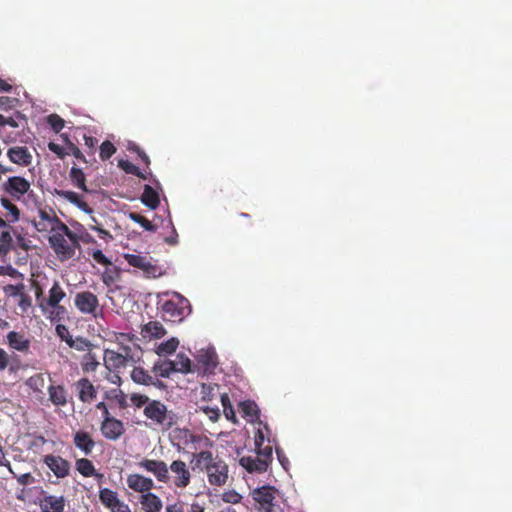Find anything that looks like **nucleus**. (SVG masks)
Returning a JSON list of instances; mask_svg holds the SVG:
<instances>
[{
	"label": "nucleus",
	"instance_id": "34",
	"mask_svg": "<svg viewBox=\"0 0 512 512\" xmlns=\"http://www.w3.org/2000/svg\"><path fill=\"white\" fill-rule=\"evenodd\" d=\"M120 354L125 356V358L131 363L135 364L140 360L142 350L141 347L134 343L133 346L130 345H123L120 346Z\"/></svg>",
	"mask_w": 512,
	"mask_h": 512
},
{
	"label": "nucleus",
	"instance_id": "12",
	"mask_svg": "<svg viewBox=\"0 0 512 512\" xmlns=\"http://www.w3.org/2000/svg\"><path fill=\"white\" fill-rule=\"evenodd\" d=\"M100 431L106 439L116 441L125 433V427L121 420L107 416L101 423Z\"/></svg>",
	"mask_w": 512,
	"mask_h": 512
},
{
	"label": "nucleus",
	"instance_id": "60",
	"mask_svg": "<svg viewBox=\"0 0 512 512\" xmlns=\"http://www.w3.org/2000/svg\"><path fill=\"white\" fill-rule=\"evenodd\" d=\"M129 150L135 152L147 167L150 165L148 155L139 146L133 145L129 147Z\"/></svg>",
	"mask_w": 512,
	"mask_h": 512
},
{
	"label": "nucleus",
	"instance_id": "50",
	"mask_svg": "<svg viewBox=\"0 0 512 512\" xmlns=\"http://www.w3.org/2000/svg\"><path fill=\"white\" fill-rule=\"evenodd\" d=\"M130 401L135 407L141 408L147 406L152 400L146 395L134 393L131 395Z\"/></svg>",
	"mask_w": 512,
	"mask_h": 512
},
{
	"label": "nucleus",
	"instance_id": "46",
	"mask_svg": "<svg viewBox=\"0 0 512 512\" xmlns=\"http://www.w3.org/2000/svg\"><path fill=\"white\" fill-rule=\"evenodd\" d=\"M47 123L52 130L59 133L65 126V121L58 114H51L47 117Z\"/></svg>",
	"mask_w": 512,
	"mask_h": 512
},
{
	"label": "nucleus",
	"instance_id": "16",
	"mask_svg": "<svg viewBox=\"0 0 512 512\" xmlns=\"http://www.w3.org/2000/svg\"><path fill=\"white\" fill-rule=\"evenodd\" d=\"M126 483L131 490L141 493V495L151 492L155 487V483L152 478L138 473L129 474L126 478Z\"/></svg>",
	"mask_w": 512,
	"mask_h": 512
},
{
	"label": "nucleus",
	"instance_id": "40",
	"mask_svg": "<svg viewBox=\"0 0 512 512\" xmlns=\"http://www.w3.org/2000/svg\"><path fill=\"white\" fill-rule=\"evenodd\" d=\"M219 390V386L217 384H205L201 385V399L204 401H211L216 396V393Z\"/></svg>",
	"mask_w": 512,
	"mask_h": 512
},
{
	"label": "nucleus",
	"instance_id": "18",
	"mask_svg": "<svg viewBox=\"0 0 512 512\" xmlns=\"http://www.w3.org/2000/svg\"><path fill=\"white\" fill-rule=\"evenodd\" d=\"M39 506L41 512H64L66 499L63 495H43Z\"/></svg>",
	"mask_w": 512,
	"mask_h": 512
},
{
	"label": "nucleus",
	"instance_id": "23",
	"mask_svg": "<svg viewBox=\"0 0 512 512\" xmlns=\"http://www.w3.org/2000/svg\"><path fill=\"white\" fill-rule=\"evenodd\" d=\"M139 503L144 512H161L163 508L161 498L153 492L142 494Z\"/></svg>",
	"mask_w": 512,
	"mask_h": 512
},
{
	"label": "nucleus",
	"instance_id": "36",
	"mask_svg": "<svg viewBox=\"0 0 512 512\" xmlns=\"http://www.w3.org/2000/svg\"><path fill=\"white\" fill-rule=\"evenodd\" d=\"M153 372L162 378H168L174 373L175 367L173 366L172 360H158L152 367Z\"/></svg>",
	"mask_w": 512,
	"mask_h": 512
},
{
	"label": "nucleus",
	"instance_id": "49",
	"mask_svg": "<svg viewBox=\"0 0 512 512\" xmlns=\"http://www.w3.org/2000/svg\"><path fill=\"white\" fill-rule=\"evenodd\" d=\"M89 254L92 256L93 260L98 264H101L106 267L112 266L111 260L108 257H106L101 250H93L89 252Z\"/></svg>",
	"mask_w": 512,
	"mask_h": 512
},
{
	"label": "nucleus",
	"instance_id": "4",
	"mask_svg": "<svg viewBox=\"0 0 512 512\" xmlns=\"http://www.w3.org/2000/svg\"><path fill=\"white\" fill-rule=\"evenodd\" d=\"M159 311L164 321L180 322L190 313V304L186 298L174 293L170 299L161 303Z\"/></svg>",
	"mask_w": 512,
	"mask_h": 512
},
{
	"label": "nucleus",
	"instance_id": "56",
	"mask_svg": "<svg viewBox=\"0 0 512 512\" xmlns=\"http://www.w3.org/2000/svg\"><path fill=\"white\" fill-rule=\"evenodd\" d=\"M11 474L13 475V477H15L17 479L18 484H20L22 486L29 485V484L33 483L35 480L31 473H24V474L17 476L15 474V472L13 471V473H11Z\"/></svg>",
	"mask_w": 512,
	"mask_h": 512
},
{
	"label": "nucleus",
	"instance_id": "39",
	"mask_svg": "<svg viewBox=\"0 0 512 512\" xmlns=\"http://www.w3.org/2000/svg\"><path fill=\"white\" fill-rule=\"evenodd\" d=\"M128 217L135 223H138L143 227L144 230L154 232L156 231V226L153 225L146 217L142 216L136 212H130Z\"/></svg>",
	"mask_w": 512,
	"mask_h": 512
},
{
	"label": "nucleus",
	"instance_id": "13",
	"mask_svg": "<svg viewBox=\"0 0 512 512\" xmlns=\"http://www.w3.org/2000/svg\"><path fill=\"white\" fill-rule=\"evenodd\" d=\"M60 222H63L53 211V209H39L38 219L32 221L33 226L39 232H51V228L60 226Z\"/></svg>",
	"mask_w": 512,
	"mask_h": 512
},
{
	"label": "nucleus",
	"instance_id": "42",
	"mask_svg": "<svg viewBox=\"0 0 512 512\" xmlns=\"http://www.w3.org/2000/svg\"><path fill=\"white\" fill-rule=\"evenodd\" d=\"M108 266L106 270L101 275V280L106 286H111L117 278H119L120 272L117 267L109 268Z\"/></svg>",
	"mask_w": 512,
	"mask_h": 512
},
{
	"label": "nucleus",
	"instance_id": "10",
	"mask_svg": "<svg viewBox=\"0 0 512 512\" xmlns=\"http://www.w3.org/2000/svg\"><path fill=\"white\" fill-rule=\"evenodd\" d=\"M30 182L21 176H11L1 185V190L11 196L14 200L21 198L30 190Z\"/></svg>",
	"mask_w": 512,
	"mask_h": 512
},
{
	"label": "nucleus",
	"instance_id": "32",
	"mask_svg": "<svg viewBox=\"0 0 512 512\" xmlns=\"http://www.w3.org/2000/svg\"><path fill=\"white\" fill-rule=\"evenodd\" d=\"M49 399L56 406H64L67 403L66 391L61 385H51L48 388Z\"/></svg>",
	"mask_w": 512,
	"mask_h": 512
},
{
	"label": "nucleus",
	"instance_id": "20",
	"mask_svg": "<svg viewBox=\"0 0 512 512\" xmlns=\"http://www.w3.org/2000/svg\"><path fill=\"white\" fill-rule=\"evenodd\" d=\"M7 157L12 163L19 166H28L32 162V155L25 146H14L8 149Z\"/></svg>",
	"mask_w": 512,
	"mask_h": 512
},
{
	"label": "nucleus",
	"instance_id": "26",
	"mask_svg": "<svg viewBox=\"0 0 512 512\" xmlns=\"http://www.w3.org/2000/svg\"><path fill=\"white\" fill-rule=\"evenodd\" d=\"M7 343L12 349L19 352L27 353L30 348L29 339L16 331H11L7 334Z\"/></svg>",
	"mask_w": 512,
	"mask_h": 512
},
{
	"label": "nucleus",
	"instance_id": "58",
	"mask_svg": "<svg viewBox=\"0 0 512 512\" xmlns=\"http://www.w3.org/2000/svg\"><path fill=\"white\" fill-rule=\"evenodd\" d=\"M164 512H185V503L180 500L169 503L166 505Z\"/></svg>",
	"mask_w": 512,
	"mask_h": 512
},
{
	"label": "nucleus",
	"instance_id": "53",
	"mask_svg": "<svg viewBox=\"0 0 512 512\" xmlns=\"http://www.w3.org/2000/svg\"><path fill=\"white\" fill-rule=\"evenodd\" d=\"M242 496L236 491H226L222 494V500L225 503L237 504L241 501Z\"/></svg>",
	"mask_w": 512,
	"mask_h": 512
},
{
	"label": "nucleus",
	"instance_id": "19",
	"mask_svg": "<svg viewBox=\"0 0 512 512\" xmlns=\"http://www.w3.org/2000/svg\"><path fill=\"white\" fill-rule=\"evenodd\" d=\"M239 464L249 473H263L268 469V464L264 459L258 457V455L242 456L239 459Z\"/></svg>",
	"mask_w": 512,
	"mask_h": 512
},
{
	"label": "nucleus",
	"instance_id": "7",
	"mask_svg": "<svg viewBox=\"0 0 512 512\" xmlns=\"http://www.w3.org/2000/svg\"><path fill=\"white\" fill-rule=\"evenodd\" d=\"M74 305L81 314L89 315L94 319L103 317V308L97 295L89 290L77 292Z\"/></svg>",
	"mask_w": 512,
	"mask_h": 512
},
{
	"label": "nucleus",
	"instance_id": "1",
	"mask_svg": "<svg viewBox=\"0 0 512 512\" xmlns=\"http://www.w3.org/2000/svg\"><path fill=\"white\" fill-rule=\"evenodd\" d=\"M137 466L154 475L158 482L175 489H186L193 479L188 464L181 459L173 460L170 465H167L163 460L143 458Z\"/></svg>",
	"mask_w": 512,
	"mask_h": 512
},
{
	"label": "nucleus",
	"instance_id": "44",
	"mask_svg": "<svg viewBox=\"0 0 512 512\" xmlns=\"http://www.w3.org/2000/svg\"><path fill=\"white\" fill-rule=\"evenodd\" d=\"M99 366V362L96 360L95 356L91 353H88L84 356L82 362V369L84 372H93Z\"/></svg>",
	"mask_w": 512,
	"mask_h": 512
},
{
	"label": "nucleus",
	"instance_id": "52",
	"mask_svg": "<svg viewBox=\"0 0 512 512\" xmlns=\"http://www.w3.org/2000/svg\"><path fill=\"white\" fill-rule=\"evenodd\" d=\"M48 149L54 154H56L59 159H64L67 155H69L67 148L62 147L61 145L55 142H49Z\"/></svg>",
	"mask_w": 512,
	"mask_h": 512
},
{
	"label": "nucleus",
	"instance_id": "48",
	"mask_svg": "<svg viewBox=\"0 0 512 512\" xmlns=\"http://www.w3.org/2000/svg\"><path fill=\"white\" fill-rule=\"evenodd\" d=\"M241 410L244 415L252 418L259 416V410L257 405L253 401H244L240 404Z\"/></svg>",
	"mask_w": 512,
	"mask_h": 512
},
{
	"label": "nucleus",
	"instance_id": "28",
	"mask_svg": "<svg viewBox=\"0 0 512 512\" xmlns=\"http://www.w3.org/2000/svg\"><path fill=\"white\" fill-rule=\"evenodd\" d=\"M131 379L136 384L145 385V386H157L161 384L160 381L154 380V378L150 375V373L142 367H134L131 371Z\"/></svg>",
	"mask_w": 512,
	"mask_h": 512
},
{
	"label": "nucleus",
	"instance_id": "30",
	"mask_svg": "<svg viewBox=\"0 0 512 512\" xmlns=\"http://www.w3.org/2000/svg\"><path fill=\"white\" fill-rule=\"evenodd\" d=\"M69 179L71 183L83 192H88L86 185V175L81 168L72 166L69 172Z\"/></svg>",
	"mask_w": 512,
	"mask_h": 512
},
{
	"label": "nucleus",
	"instance_id": "15",
	"mask_svg": "<svg viewBox=\"0 0 512 512\" xmlns=\"http://www.w3.org/2000/svg\"><path fill=\"white\" fill-rule=\"evenodd\" d=\"M196 361L204 373H212L218 365V356L213 347L202 348L197 352Z\"/></svg>",
	"mask_w": 512,
	"mask_h": 512
},
{
	"label": "nucleus",
	"instance_id": "21",
	"mask_svg": "<svg viewBox=\"0 0 512 512\" xmlns=\"http://www.w3.org/2000/svg\"><path fill=\"white\" fill-rule=\"evenodd\" d=\"M255 447L258 457L264 459L265 462L269 465L273 459V449L269 439L265 444L264 434L261 430H258L257 434L255 435Z\"/></svg>",
	"mask_w": 512,
	"mask_h": 512
},
{
	"label": "nucleus",
	"instance_id": "59",
	"mask_svg": "<svg viewBox=\"0 0 512 512\" xmlns=\"http://www.w3.org/2000/svg\"><path fill=\"white\" fill-rule=\"evenodd\" d=\"M24 289V285L22 283L17 285H8L5 287V292L10 296L16 297L22 295Z\"/></svg>",
	"mask_w": 512,
	"mask_h": 512
},
{
	"label": "nucleus",
	"instance_id": "43",
	"mask_svg": "<svg viewBox=\"0 0 512 512\" xmlns=\"http://www.w3.org/2000/svg\"><path fill=\"white\" fill-rule=\"evenodd\" d=\"M12 236L9 231H3L0 234V254H6L12 248Z\"/></svg>",
	"mask_w": 512,
	"mask_h": 512
},
{
	"label": "nucleus",
	"instance_id": "41",
	"mask_svg": "<svg viewBox=\"0 0 512 512\" xmlns=\"http://www.w3.org/2000/svg\"><path fill=\"white\" fill-rule=\"evenodd\" d=\"M118 166L125 171L127 174L135 175L141 179H146L145 174H143L140 169L134 165L133 163L127 161V160H119Z\"/></svg>",
	"mask_w": 512,
	"mask_h": 512
},
{
	"label": "nucleus",
	"instance_id": "6",
	"mask_svg": "<svg viewBox=\"0 0 512 512\" xmlns=\"http://www.w3.org/2000/svg\"><path fill=\"white\" fill-rule=\"evenodd\" d=\"M143 413L152 424L164 429H170L175 423V414L167 409V406L159 400H152L144 407Z\"/></svg>",
	"mask_w": 512,
	"mask_h": 512
},
{
	"label": "nucleus",
	"instance_id": "35",
	"mask_svg": "<svg viewBox=\"0 0 512 512\" xmlns=\"http://www.w3.org/2000/svg\"><path fill=\"white\" fill-rule=\"evenodd\" d=\"M175 367L174 372L187 374L193 371L190 358L184 353H178L176 359L172 361Z\"/></svg>",
	"mask_w": 512,
	"mask_h": 512
},
{
	"label": "nucleus",
	"instance_id": "31",
	"mask_svg": "<svg viewBox=\"0 0 512 512\" xmlns=\"http://www.w3.org/2000/svg\"><path fill=\"white\" fill-rule=\"evenodd\" d=\"M99 500L109 510L121 501L118 497V493L109 488L100 489Z\"/></svg>",
	"mask_w": 512,
	"mask_h": 512
},
{
	"label": "nucleus",
	"instance_id": "47",
	"mask_svg": "<svg viewBox=\"0 0 512 512\" xmlns=\"http://www.w3.org/2000/svg\"><path fill=\"white\" fill-rule=\"evenodd\" d=\"M116 152L114 144L108 140L104 141L100 145V158L102 160H108Z\"/></svg>",
	"mask_w": 512,
	"mask_h": 512
},
{
	"label": "nucleus",
	"instance_id": "64",
	"mask_svg": "<svg viewBox=\"0 0 512 512\" xmlns=\"http://www.w3.org/2000/svg\"><path fill=\"white\" fill-rule=\"evenodd\" d=\"M110 512H131V509L128 504L120 501L115 507L110 509Z\"/></svg>",
	"mask_w": 512,
	"mask_h": 512
},
{
	"label": "nucleus",
	"instance_id": "63",
	"mask_svg": "<svg viewBox=\"0 0 512 512\" xmlns=\"http://www.w3.org/2000/svg\"><path fill=\"white\" fill-rule=\"evenodd\" d=\"M20 296L19 306L25 311L31 306V299L24 292Z\"/></svg>",
	"mask_w": 512,
	"mask_h": 512
},
{
	"label": "nucleus",
	"instance_id": "5",
	"mask_svg": "<svg viewBox=\"0 0 512 512\" xmlns=\"http://www.w3.org/2000/svg\"><path fill=\"white\" fill-rule=\"evenodd\" d=\"M66 297V292L63 290L58 281H55L52 287L49 289V295L47 299H42L39 303V307L44 313L49 312V318L54 320H60L66 313L65 307L60 305V302Z\"/></svg>",
	"mask_w": 512,
	"mask_h": 512
},
{
	"label": "nucleus",
	"instance_id": "3",
	"mask_svg": "<svg viewBox=\"0 0 512 512\" xmlns=\"http://www.w3.org/2000/svg\"><path fill=\"white\" fill-rule=\"evenodd\" d=\"M50 247L60 261H67L74 257L76 250L80 248L79 236L64 223L51 228L48 238Z\"/></svg>",
	"mask_w": 512,
	"mask_h": 512
},
{
	"label": "nucleus",
	"instance_id": "51",
	"mask_svg": "<svg viewBox=\"0 0 512 512\" xmlns=\"http://www.w3.org/2000/svg\"><path fill=\"white\" fill-rule=\"evenodd\" d=\"M70 343L72 344V346H69V347L74 348L78 351H85L91 346V343L89 340H87L84 337H80V336L73 339L72 342H70Z\"/></svg>",
	"mask_w": 512,
	"mask_h": 512
},
{
	"label": "nucleus",
	"instance_id": "11",
	"mask_svg": "<svg viewBox=\"0 0 512 512\" xmlns=\"http://www.w3.org/2000/svg\"><path fill=\"white\" fill-rule=\"evenodd\" d=\"M228 465L220 458L213 465H211L204 473L207 476L208 482L212 486H224L228 480Z\"/></svg>",
	"mask_w": 512,
	"mask_h": 512
},
{
	"label": "nucleus",
	"instance_id": "57",
	"mask_svg": "<svg viewBox=\"0 0 512 512\" xmlns=\"http://www.w3.org/2000/svg\"><path fill=\"white\" fill-rule=\"evenodd\" d=\"M67 151L76 159L83 161L84 163H87L86 157L74 143L69 142V148H67Z\"/></svg>",
	"mask_w": 512,
	"mask_h": 512
},
{
	"label": "nucleus",
	"instance_id": "25",
	"mask_svg": "<svg viewBox=\"0 0 512 512\" xmlns=\"http://www.w3.org/2000/svg\"><path fill=\"white\" fill-rule=\"evenodd\" d=\"M55 193L59 197H61V198L65 199V200L69 201L70 203L76 205L82 211H84L86 213H91L92 212V208L76 192L70 191V190H56Z\"/></svg>",
	"mask_w": 512,
	"mask_h": 512
},
{
	"label": "nucleus",
	"instance_id": "24",
	"mask_svg": "<svg viewBox=\"0 0 512 512\" xmlns=\"http://www.w3.org/2000/svg\"><path fill=\"white\" fill-rule=\"evenodd\" d=\"M73 442L74 445L85 455H90L95 447V441L91 435L88 432L82 430H79L74 434Z\"/></svg>",
	"mask_w": 512,
	"mask_h": 512
},
{
	"label": "nucleus",
	"instance_id": "61",
	"mask_svg": "<svg viewBox=\"0 0 512 512\" xmlns=\"http://www.w3.org/2000/svg\"><path fill=\"white\" fill-rule=\"evenodd\" d=\"M9 361H10L9 354L3 348H0V370L1 371L8 368Z\"/></svg>",
	"mask_w": 512,
	"mask_h": 512
},
{
	"label": "nucleus",
	"instance_id": "22",
	"mask_svg": "<svg viewBox=\"0 0 512 512\" xmlns=\"http://www.w3.org/2000/svg\"><path fill=\"white\" fill-rule=\"evenodd\" d=\"M78 397L83 403H90L97 396V391L94 385L88 378H81L76 382Z\"/></svg>",
	"mask_w": 512,
	"mask_h": 512
},
{
	"label": "nucleus",
	"instance_id": "62",
	"mask_svg": "<svg viewBox=\"0 0 512 512\" xmlns=\"http://www.w3.org/2000/svg\"><path fill=\"white\" fill-rule=\"evenodd\" d=\"M84 144L89 149V152L94 153L98 140L95 137L84 135Z\"/></svg>",
	"mask_w": 512,
	"mask_h": 512
},
{
	"label": "nucleus",
	"instance_id": "54",
	"mask_svg": "<svg viewBox=\"0 0 512 512\" xmlns=\"http://www.w3.org/2000/svg\"><path fill=\"white\" fill-rule=\"evenodd\" d=\"M137 337L131 333H119L116 336V341L120 346L128 345L127 343H136Z\"/></svg>",
	"mask_w": 512,
	"mask_h": 512
},
{
	"label": "nucleus",
	"instance_id": "29",
	"mask_svg": "<svg viewBox=\"0 0 512 512\" xmlns=\"http://www.w3.org/2000/svg\"><path fill=\"white\" fill-rule=\"evenodd\" d=\"M141 202L151 210H155L160 204L158 192L150 185H145L140 198Z\"/></svg>",
	"mask_w": 512,
	"mask_h": 512
},
{
	"label": "nucleus",
	"instance_id": "27",
	"mask_svg": "<svg viewBox=\"0 0 512 512\" xmlns=\"http://www.w3.org/2000/svg\"><path fill=\"white\" fill-rule=\"evenodd\" d=\"M167 331L159 321H150L141 328V334L144 338L160 339L166 335Z\"/></svg>",
	"mask_w": 512,
	"mask_h": 512
},
{
	"label": "nucleus",
	"instance_id": "33",
	"mask_svg": "<svg viewBox=\"0 0 512 512\" xmlns=\"http://www.w3.org/2000/svg\"><path fill=\"white\" fill-rule=\"evenodd\" d=\"M1 206L7 211L6 217L8 218V222L15 223L20 219V209L11 202L7 197L0 198Z\"/></svg>",
	"mask_w": 512,
	"mask_h": 512
},
{
	"label": "nucleus",
	"instance_id": "37",
	"mask_svg": "<svg viewBox=\"0 0 512 512\" xmlns=\"http://www.w3.org/2000/svg\"><path fill=\"white\" fill-rule=\"evenodd\" d=\"M76 470L84 477L96 475V469L91 460L87 458L77 459L75 462Z\"/></svg>",
	"mask_w": 512,
	"mask_h": 512
},
{
	"label": "nucleus",
	"instance_id": "2",
	"mask_svg": "<svg viewBox=\"0 0 512 512\" xmlns=\"http://www.w3.org/2000/svg\"><path fill=\"white\" fill-rule=\"evenodd\" d=\"M179 433L184 439V444H190L193 450L190 460L193 470L197 469L200 472H205L221 458L218 454H214L213 448L215 443L209 437L203 434L192 433L188 429H181Z\"/></svg>",
	"mask_w": 512,
	"mask_h": 512
},
{
	"label": "nucleus",
	"instance_id": "55",
	"mask_svg": "<svg viewBox=\"0 0 512 512\" xmlns=\"http://www.w3.org/2000/svg\"><path fill=\"white\" fill-rule=\"evenodd\" d=\"M200 409L208 416V418L215 422L220 417V410L218 407L203 406Z\"/></svg>",
	"mask_w": 512,
	"mask_h": 512
},
{
	"label": "nucleus",
	"instance_id": "14",
	"mask_svg": "<svg viewBox=\"0 0 512 512\" xmlns=\"http://www.w3.org/2000/svg\"><path fill=\"white\" fill-rule=\"evenodd\" d=\"M43 462L57 478H65L70 474L71 463L61 456L48 454L43 457Z\"/></svg>",
	"mask_w": 512,
	"mask_h": 512
},
{
	"label": "nucleus",
	"instance_id": "38",
	"mask_svg": "<svg viewBox=\"0 0 512 512\" xmlns=\"http://www.w3.org/2000/svg\"><path fill=\"white\" fill-rule=\"evenodd\" d=\"M179 346V340L175 337L168 339L165 342L159 344L155 350L159 356H165L173 354Z\"/></svg>",
	"mask_w": 512,
	"mask_h": 512
},
{
	"label": "nucleus",
	"instance_id": "17",
	"mask_svg": "<svg viewBox=\"0 0 512 512\" xmlns=\"http://www.w3.org/2000/svg\"><path fill=\"white\" fill-rule=\"evenodd\" d=\"M129 364L131 363L122 354L111 349L104 351V365L109 372H120Z\"/></svg>",
	"mask_w": 512,
	"mask_h": 512
},
{
	"label": "nucleus",
	"instance_id": "45",
	"mask_svg": "<svg viewBox=\"0 0 512 512\" xmlns=\"http://www.w3.org/2000/svg\"><path fill=\"white\" fill-rule=\"evenodd\" d=\"M56 335L64 341L68 346H72L70 342L74 339L69 332V329L64 324H58L55 328Z\"/></svg>",
	"mask_w": 512,
	"mask_h": 512
},
{
	"label": "nucleus",
	"instance_id": "8",
	"mask_svg": "<svg viewBox=\"0 0 512 512\" xmlns=\"http://www.w3.org/2000/svg\"><path fill=\"white\" fill-rule=\"evenodd\" d=\"M123 258L127 261V263L130 266L141 270L145 277L157 278L162 275V268L157 264L153 263L151 257L125 253L123 255Z\"/></svg>",
	"mask_w": 512,
	"mask_h": 512
},
{
	"label": "nucleus",
	"instance_id": "9",
	"mask_svg": "<svg viewBox=\"0 0 512 512\" xmlns=\"http://www.w3.org/2000/svg\"><path fill=\"white\" fill-rule=\"evenodd\" d=\"M277 490L269 485L256 488L252 492V497L259 504L260 512H282L279 505L274 503Z\"/></svg>",
	"mask_w": 512,
	"mask_h": 512
}]
</instances>
